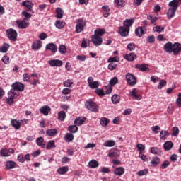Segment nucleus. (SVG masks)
I'll return each mask as SVG.
<instances>
[{"label":"nucleus","mask_w":181,"mask_h":181,"mask_svg":"<svg viewBox=\"0 0 181 181\" xmlns=\"http://www.w3.org/2000/svg\"><path fill=\"white\" fill-rule=\"evenodd\" d=\"M127 50H129V52H132V50H135V44L134 42L128 44Z\"/></svg>","instance_id":"nucleus-59"},{"label":"nucleus","mask_w":181,"mask_h":181,"mask_svg":"<svg viewBox=\"0 0 181 181\" xmlns=\"http://www.w3.org/2000/svg\"><path fill=\"white\" fill-rule=\"evenodd\" d=\"M53 148H56V144L54 141H50L47 144V149H53Z\"/></svg>","instance_id":"nucleus-53"},{"label":"nucleus","mask_w":181,"mask_h":181,"mask_svg":"<svg viewBox=\"0 0 181 181\" xmlns=\"http://www.w3.org/2000/svg\"><path fill=\"white\" fill-rule=\"evenodd\" d=\"M136 69H138L141 71H149V66L146 64H136Z\"/></svg>","instance_id":"nucleus-17"},{"label":"nucleus","mask_w":181,"mask_h":181,"mask_svg":"<svg viewBox=\"0 0 181 181\" xmlns=\"http://www.w3.org/2000/svg\"><path fill=\"white\" fill-rule=\"evenodd\" d=\"M151 153H153V155H160L161 151L159 148L151 147Z\"/></svg>","instance_id":"nucleus-43"},{"label":"nucleus","mask_w":181,"mask_h":181,"mask_svg":"<svg viewBox=\"0 0 181 181\" xmlns=\"http://www.w3.org/2000/svg\"><path fill=\"white\" fill-rule=\"evenodd\" d=\"M64 25L65 23L63 21H60V20H57L55 21V26L57 29H63Z\"/></svg>","instance_id":"nucleus-41"},{"label":"nucleus","mask_w":181,"mask_h":181,"mask_svg":"<svg viewBox=\"0 0 181 181\" xmlns=\"http://www.w3.org/2000/svg\"><path fill=\"white\" fill-rule=\"evenodd\" d=\"M107 156L109 158H118L119 156V151L118 149H112L109 151Z\"/></svg>","instance_id":"nucleus-18"},{"label":"nucleus","mask_w":181,"mask_h":181,"mask_svg":"<svg viewBox=\"0 0 181 181\" xmlns=\"http://www.w3.org/2000/svg\"><path fill=\"white\" fill-rule=\"evenodd\" d=\"M154 30L158 33H160V32H163V30H165V27H162L160 25H157L154 28Z\"/></svg>","instance_id":"nucleus-58"},{"label":"nucleus","mask_w":181,"mask_h":181,"mask_svg":"<svg viewBox=\"0 0 181 181\" xmlns=\"http://www.w3.org/2000/svg\"><path fill=\"white\" fill-rule=\"evenodd\" d=\"M8 49H9V44H4V45L0 47V52L6 53Z\"/></svg>","instance_id":"nucleus-47"},{"label":"nucleus","mask_w":181,"mask_h":181,"mask_svg":"<svg viewBox=\"0 0 181 181\" xmlns=\"http://www.w3.org/2000/svg\"><path fill=\"white\" fill-rule=\"evenodd\" d=\"M87 26V21L83 18L76 20V33H81L84 30V28Z\"/></svg>","instance_id":"nucleus-3"},{"label":"nucleus","mask_w":181,"mask_h":181,"mask_svg":"<svg viewBox=\"0 0 181 181\" xmlns=\"http://www.w3.org/2000/svg\"><path fill=\"white\" fill-rule=\"evenodd\" d=\"M134 22H135V18L126 19L124 21L123 25H124V28H128V29H129V28H131V26H132V25H134Z\"/></svg>","instance_id":"nucleus-20"},{"label":"nucleus","mask_w":181,"mask_h":181,"mask_svg":"<svg viewBox=\"0 0 181 181\" xmlns=\"http://www.w3.org/2000/svg\"><path fill=\"white\" fill-rule=\"evenodd\" d=\"M43 142H45V139H43V137L40 136L37 138L36 144L38 146H42L43 145Z\"/></svg>","instance_id":"nucleus-54"},{"label":"nucleus","mask_w":181,"mask_h":181,"mask_svg":"<svg viewBox=\"0 0 181 181\" xmlns=\"http://www.w3.org/2000/svg\"><path fill=\"white\" fill-rule=\"evenodd\" d=\"M164 51L165 53H173V43L168 42L164 45Z\"/></svg>","instance_id":"nucleus-13"},{"label":"nucleus","mask_w":181,"mask_h":181,"mask_svg":"<svg viewBox=\"0 0 181 181\" xmlns=\"http://www.w3.org/2000/svg\"><path fill=\"white\" fill-rule=\"evenodd\" d=\"M85 121L86 117H79L74 120V124H76V125H83Z\"/></svg>","instance_id":"nucleus-42"},{"label":"nucleus","mask_w":181,"mask_h":181,"mask_svg":"<svg viewBox=\"0 0 181 181\" xmlns=\"http://www.w3.org/2000/svg\"><path fill=\"white\" fill-rule=\"evenodd\" d=\"M22 15H23V16L25 17V18H23V19H25V21H28V19H30L32 18V14H30L26 11H23Z\"/></svg>","instance_id":"nucleus-57"},{"label":"nucleus","mask_w":181,"mask_h":181,"mask_svg":"<svg viewBox=\"0 0 181 181\" xmlns=\"http://www.w3.org/2000/svg\"><path fill=\"white\" fill-rule=\"evenodd\" d=\"M46 50H50L52 53L57 52V45L54 43H49L45 47Z\"/></svg>","instance_id":"nucleus-14"},{"label":"nucleus","mask_w":181,"mask_h":181,"mask_svg":"<svg viewBox=\"0 0 181 181\" xmlns=\"http://www.w3.org/2000/svg\"><path fill=\"white\" fill-rule=\"evenodd\" d=\"M57 172L59 175H66L69 172V167H61L57 170Z\"/></svg>","instance_id":"nucleus-30"},{"label":"nucleus","mask_w":181,"mask_h":181,"mask_svg":"<svg viewBox=\"0 0 181 181\" xmlns=\"http://www.w3.org/2000/svg\"><path fill=\"white\" fill-rule=\"evenodd\" d=\"M115 4L117 8H124L125 6V1L124 0H115Z\"/></svg>","instance_id":"nucleus-33"},{"label":"nucleus","mask_w":181,"mask_h":181,"mask_svg":"<svg viewBox=\"0 0 181 181\" xmlns=\"http://www.w3.org/2000/svg\"><path fill=\"white\" fill-rule=\"evenodd\" d=\"M86 107L87 110L91 111L92 112H98V105L95 102L93 101V100L89 99L86 101Z\"/></svg>","instance_id":"nucleus-4"},{"label":"nucleus","mask_w":181,"mask_h":181,"mask_svg":"<svg viewBox=\"0 0 181 181\" xmlns=\"http://www.w3.org/2000/svg\"><path fill=\"white\" fill-rule=\"evenodd\" d=\"M149 173V170L148 169H144L141 170H139V172L136 173V175L138 176H145V175H148Z\"/></svg>","instance_id":"nucleus-51"},{"label":"nucleus","mask_w":181,"mask_h":181,"mask_svg":"<svg viewBox=\"0 0 181 181\" xmlns=\"http://www.w3.org/2000/svg\"><path fill=\"white\" fill-rule=\"evenodd\" d=\"M169 165H170V163L168 160H165L160 165L161 169H166V168H168V166H169Z\"/></svg>","instance_id":"nucleus-60"},{"label":"nucleus","mask_w":181,"mask_h":181,"mask_svg":"<svg viewBox=\"0 0 181 181\" xmlns=\"http://www.w3.org/2000/svg\"><path fill=\"white\" fill-rule=\"evenodd\" d=\"M51 110L52 109H50V107L45 105L40 109V112L44 115H49V112H50Z\"/></svg>","instance_id":"nucleus-22"},{"label":"nucleus","mask_w":181,"mask_h":181,"mask_svg":"<svg viewBox=\"0 0 181 181\" xmlns=\"http://www.w3.org/2000/svg\"><path fill=\"white\" fill-rule=\"evenodd\" d=\"M125 173V168L123 167H117L114 170V174L116 176H122Z\"/></svg>","instance_id":"nucleus-16"},{"label":"nucleus","mask_w":181,"mask_h":181,"mask_svg":"<svg viewBox=\"0 0 181 181\" xmlns=\"http://www.w3.org/2000/svg\"><path fill=\"white\" fill-rule=\"evenodd\" d=\"M8 98L6 99V103L7 104H8L9 105H12V104H13V100H15V96L16 95L11 93V92H8Z\"/></svg>","instance_id":"nucleus-25"},{"label":"nucleus","mask_w":181,"mask_h":181,"mask_svg":"<svg viewBox=\"0 0 181 181\" xmlns=\"http://www.w3.org/2000/svg\"><path fill=\"white\" fill-rule=\"evenodd\" d=\"M12 88L10 90V94L19 95V91L22 92L25 90V85L21 82H16L11 85Z\"/></svg>","instance_id":"nucleus-2"},{"label":"nucleus","mask_w":181,"mask_h":181,"mask_svg":"<svg viewBox=\"0 0 181 181\" xmlns=\"http://www.w3.org/2000/svg\"><path fill=\"white\" fill-rule=\"evenodd\" d=\"M95 93L99 95V97H103L105 95V93H104V90L103 89L97 88L95 90Z\"/></svg>","instance_id":"nucleus-55"},{"label":"nucleus","mask_w":181,"mask_h":181,"mask_svg":"<svg viewBox=\"0 0 181 181\" xmlns=\"http://www.w3.org/2000/svg\"><path fill=\"white\" fill-rule=\"evenodd\" d=\"M137 93H138V89L134 88L131 93L132 97H134V98H135V100H142V96L141 95H138Z\"/></svg>","instance_id":"nucleus-24"},{"label":"nucleus","mask_w":181,"mask_h":181,"mask_svg":"<svg viewBox=\"0 0 181 181\" xmlns=\"http://www.w3.org/2000/svg\"><path fill=\"white\" fill-rule=\"evenodd\" d=\"M166 84H167V82H166L165 80H163V79L160 80V83H159V84L158 86V90H161V88L163 87H165V86H166Z\"/></svg>","instance_id":"nucleus-56"},{"label":"nucleus","mask_w":181,"mask_h":181,"mask_svg":"<svg viewBox=\"0 0 181 181\" xmlns=\"http://www.w3.org/2000/svg\"><path fill=\"white\" fill-rule=\"evenodd\" d=\"M58 119H59V121H64V119H66L65 111L62 110L58 112Z\"/></svg>","instance_id":"nucleus-38"},{"label":"nucleus","mask_w":181,"mask_h":181,"mask_svg":"<svg viewBox=\"0 0 181 181\" xmlns=\"http://www.w3.org/2000/svg\"><path fill=\"white\" fill-rule=\"evenodd\" d=\"M16 23L19 29H26L29 26V23L26 22V20L23 19L22 21L17 20Z\"/></svg>","instance_id":"nucleus-12"},{"label":"nucleus","mask_w":181,"mask_h":181,"mask_svg":"<svg viewBox=\"0 0 181 181\" xmlns=\"http://www.w3.org/2000/svg\"><path fill=\"white\" fill-rule=\"evenodd\" d=\"M147 19L148 21H151V25H155L156 21H158V17L150 15L147 16Z\"/></svg>","instance_id":"nucleus-48"},{"label":"nucleus","mask_w":181,"mask_h":181,"mask_svg":"<svg viewBox=\"0 0 181 181\" xmlns=\"http://www.w3.org/2000/svg\"><path fill=\"white\" fill-rule=\"evenodd\" d=\"M6 35L10 40H13L14 42L16 40V37H18V33L13 28L8 29L6 31Z\"/></svg>","instance_id":"nucleus-6"},{"label":"nucleus","mask_w":181,"mask_h":181,"mask_svg":"<svg viewBox=\"0 0 181 181\" xmlns=\"http://www.w3.org/2000/svg\"><path fill=\"white\" fill-rule=\"evenodd\" d=\"M68 131L71 132V134H76L78 131V127L76 125L69 126L68 127Z\"/></svg>","instance_id":"nucleus-46"},{"label":"nucleus","mask_w":181,"mask_h":181,"mask_svg":"<svg viewBox=\"0 0 181 181\" xmlns=\"http://www.w3.org/2000/svg\"><path fill=\"white\" fill-rule=\"evenodd\" d=\"M111 100L112 104H119L121 98L119 97V95L115 94L112 96Z\"/></svg>","instance_id":"nucleus-29"},{"label":"nucleus","mask_w":181,"mask_h":181,"mask_svg":"<svg viewBox=\"0 0 181 181\" xmlns=\"http://www.w3.org/2000/svg\"><path fill=\"white\" fill-rule=\"evenodd\" d=\"M144 27H138L135 30V35L138 37H142L143 35H145V31L144 30Z\"/></svg>","instance_id":"nucleus-21"},{"label":"nucleus","mask_w":181,"mask_h":181,"mask_svg":"<svg viewBox=\"0 0 181 181\" xmlns=\"http://www.w3.org/2000/svg\"><path fill=\"white\" fill-rule=\"evenodd\" d=\"M125 79L128 85L130 86V87H134L137 83L136 77L134 76V74L131 73H127L125 76Z\"/></svg>","instance_id":"nucleus-5"},{"label":"nucleus","mask_w":181,"mask_h":181,"mask_svg":"<svg viewBox=\"0 0 181 181\" xmlns=\"http://www.w3.org/2000/svg\"><path fill=\"white\" fill-rule=\"evenodd\" d=\"M151 165H152V166H153L154 168L158 166V165H159V163H160V159L159 158V157L156 156L153 157L151 160V161L150 162Z\"/></svg>","instance_id":"nucleus-27"},{"label":"nucleus","mask_w":181,"mask_h":181,"mask_svg":"<svg viewBox=\"0 0 181 181\" xmlns=\"http://www.w3.org/2000/svg\"><path fill=\"white\" fill-rule=\"evenodd\" d=\"M92 42L95 46H100V45H103V38L98 35H93Z\"/></svg>","instance_id":"nucleus-11"},{"label":"nucleus","mask_w":181,"mask_h":181,"mask_svg":"<svg viewBox=\"0 0 181 181\" xmlns=\"http://www.w3.org/2000/svg\"><path fill=\"white\" fill-rule=\"evenodd\" d=\"M181 52V44L179 42H175L173 45V53L174 56H178Z\"/></svg>","instance_id":"nucleus-9"},{"label":"nucleus","mask_w":181,"mask_h":181,"mask_svg":"<svg viewBox=\"0 0 181 181\" xmlns=\"http://www.w3.org/2000/svg\"><path fill=\"white\" fill-rule=\"evenodd\" d=\"M105 33V30L104 29H96L95 30V36H99L100 37H101V36H103V35H104Z\"/></svg>","instance_id":"nucleus-40"},{"label":"nucleus","mask_w":181,"mask_h":181,"mask_svg":"<svg viewBox=\"0 0 181 181\" xmlns=\"http://www.w3.org/2000/svg\"><path fill=\"white\" fill-rule=\"evenodd\" d=\"M88 83L90 88H98L100 86L98 81H94V78H93V76L88 78Z\"/></svg>","instance_id":"nucleus-8"},{"label":"nucleus","mask_w":181,"mask_h":181,"mask_svg":"<svg viewBox=\"0 0 181 181\" xmlns=\"http://www.w3.org/2000/svg\"><path fill=\"white\" fill-rule=\"evenodd\" d=\"M169 135V132L165 130H162L160 133V139H162L163 141H165L166 139V136H168Z\"/></svg>","instance_id":"nucleus-44"},{"label":"nucleus","mask_w":181,"mask_h":181,"mask_svg":"<svg viewBox=\"0 0 181 181\" xmlns=\"http://www.w3.org/2000/svg\"><path fill=\"white\" fill-rule=\"evenodd\" d=\"M48 64H49L51 67H62V66H63V61L59 59H51L48 61Z\"/></svg>","instance_id":"nucleus-7"},{"label":"nucleus","mask_w":181,"mask_h":181,"mask_svg":"<svg viewBox=\"0 0 181 181\" xmlns=\"http://www.w3.org/2000/svg\"><path fill=\"white\" fill-rule=\"evenodd\" d=\"M146 42L147 43H153V42H155V36L153 35L148 36L146 39Z\"/></svg>","instance_id":"nucleus-63"},{"label":"nucleus","mask_w":181,"mask_h":181,"mask_svg":"<svg viewBox=\"0 0 181 181\" xmlns=\"http://www.w3.org/2000/svg\"><path fill=\"white\" fill-rule=\"evenodd\" d=\"M103 146H106L107 148L115 146V141L114 140H107L105 141Z\"/></svg>","instance_id":"nucleus-31"},{"label":"nucleus","mask_w":181,"mask_h":181,"mask_svg":"<svg viewBox=\"0 0 181 181\" xmlns=\"http://www.w3.org/2000/svg\"><path fill=\"white\" fill-rule=\"evenodd\" d=\"M115 69H117V64L112 62H110L108 65V69L112 71V70H115Z\"/></svg>","instance_id":"nucleus-62"},{"label":"nucleus","mask_w":181,"mask_h":181,"mask_svg":"<svg viewBox=\"0 0 181 181\" xmlns=\"http://www.w3.org/2000/svg\"><path fill=\"white\" fill-rule=\"evenodd\" d=\"M136 55L134 52H131L129 54H127L124 55V59L128 62H134V60L136 59Z\"/></svg>","instance_id":"nucleus-19"},{"label":"nucleus","mask_w":181,"mask_h":181,"mask_svg":"<svg viewBox=\"0 0 181 181\" xmlns=\"http://www.w3.org/2000/svg\"><path fill=\"white\" fill-rule=\"evenodd\" d=\"M5 166L6 169H14L15 166H16V163L14 161H7Z\"/></svg>","instance_id":"nucleus-32"},{"label":"nucleus","mask_w":181,"mask_h":181,"mask_svg":"<svg viewBox=\"0 0 181 181\" xmlns=\"http://www.w3.org/2000/svg\"><path fill=\"white\" fill-rule=\"evenodd\" d=\"M46 134L48 136H54L57 135V129H47Z\"/></svg>","instance_id":"nucleus-28"},{"label":"nucleus","mask_w":181,"mask_h":181,"mask_svg":"<svg viewBox=\"0 0 181 181\" xmlns=\"http://www.w3.org/2000/svg\"><path fill=\"white\" fill-rule=\"evenodd\" d=\"M181 5V0H173L168 3L169 8L167 11V18L172 19L176 15V11Z\"/></svg>","instance_id":"nucleus-1"},{"label":"nucleus","mask_w":181,"mask_h":181,"mask_svg":"<svg viewBox=\"0 0 181 181\" xmlns=\"http://www.w3.org/2000/svg\"><path fill=\"white\" fill-rule=\"evenodd\" d=\"M177 105L181 107V93L178 94V98L176 100Z\"/></svg>","instance_id":"nucleus-64"},{"label":"nucleus","mask_w":181,"mask_h":181,"mask_svg":"<svg viewBox=\"0 0 181 181\" xmlns=\"http://www.w3.org/2000/svg\"><path fill=\"white\" fill-rule=\"evenodd\" d=\"M119 33L120 36H122L123 37H127V36L129 35V28L124 26H120L119 27Z\"/></svg>","instance_id":"nucleus-10"},{"label":"nucleus","mask_w":181,"mask_h":181,"mask_svg":"<svg viewBox=\"0 0 181 181\" xmlns=\"http://www.w3.org/2000/svg\"><path fill=\"white\" fill-rule=\"evenodd\" d=\"M0 155H1V156H2L3 158H6V157L9 156V153H8V149H6V148H2V149L0 151Z\"/></svg>","instance_id":"nucleus-49"},{"label":"nucleus","mask_w":181,"mask_h":181,"mask_svg":"<svg viewBox=\"0 0 181 181\" xmlns=\"http://www.w3.org/2000/svg\"><path fill=\"white\" fill-rule=\"evenodd\" d=\"M56 13L57 19H62V18H63V14L64 13V11H63V10L60 8H57Z\"/></svg>","instance_id":"nucleus-37"},{"label":"nucleus","mask_w":181,"mask_h":181,"mask_svg":"<svg viewBox=\"0 0 181 181\" xmlns=\"http://www.w3.org/2000/svg\"><path fill=\"white\" fill-rule=\"evenodd\" d=\"M108 63H117L118 62H119V57L118 56H115L113 57H110L107 59Z\"/></svg>","instance_id":"nucleus-50"},{"label":"nucleus","mask_w":181,"mask_h":181,"mask_svg":"<svg viewBox=\"0 0 181 181\" xmlns=\"http://www.w3.org/2000/svg\"><path fill=\"white\" fill-rule=\"evenodd\" d=\"M21 5L27 8V11H31L32 7L33 6V4H32V1H25L21 3Z\"/></svg>","instance_id":"nucleus-23"},{"label":"nucleus","mask_w":181,"mask_h":181,"mask_svg":"<svg viewBox=\"0 0 181 181\" xmlns=\"http://www.w3.org/2000/svg\"><path fill=\"white\" fill-rule=\"evenodd\" d=\"M110 85L112 87H114L116 84H118V78L117 76L113 77L110 81H109Z\"/></svg>","instance_id":"nucleus-52"},{"label":"nucleus","mask_w":181,"mask_h":181,"mask_svg":"<svg viewBox=\"0 0 181 181\" xmlns=\"http://www.w3.org/2000/svg\"><path fill=\"white\" fill-rule=\"evenodd\" d=\"M11 124L15 129H21V122L17 121L16 119H11Z\"/></svg>","instance_id":"nucleus-26"},{"label":"nucleus","mask_w":181,"mask_h":181,"mask_svg":"<svg viewBox=\"0 0 181 181\" xmlns=\"http://www.w3.org/2000/svg\"><path fill=\"white\" fill-rule=\"evenodd\" d=\"M173 148V143L172 141H166L164 144V149L165 151H170Z\"/></svg>","instance_id":"nucleus-34"},{"label":"nucleus","mask_w":181,"mask_h":181,"mask_svg":"<svg viewBox=\"0 0 181 181\" xmlns=\"http://www.w3.org/2000/svg\"><path fill=\"white\" fill-rule=\"evenodd\" d=\"M58 50L61 54H66L67 53V48L64 45H59Z\"/></svg>","instance_id":"nucleus-36"},{"label":"nucleus","mask_w":181,"mask_h":181,"mask_svg":"<svg viewBox=\"0 0 181 181\" xmlns=\"http://www.w3.org/2000/svg\"><path fill=\"white\" fill-rule=\"evenodd\" d=\"M64 139L66 141V142H71V141L74 139V135H73L71 133H66L65 134Z\"/></svg>","instance_id":"nucleus-35"},{"label":"nucleus","mask_w":181,"mask_h":181,"mask_svg":"<svg viewBox=\"0 0 181 181\" xmlns=\"http://www.w3.org/2000/svg\"><path fill=\"white\" fill-rule=\"evenodd\" d=\"M89 167L91 168H98L99 163L95 160H91L88 163Z\"/></svg>","instance_id":"nucleus-45"},{"label":"nucleus","mask_w":181,"mask_h":181,"mask_svg":"<svg viewBox=\"0 0 181 181\" xmlns=\"http://www.w3.org/2000/svg\"><path fill=\"white\" fill-rule=\"evenodd\" d=\"M71 84H73V81H71L70 79H68L64 82V87H71Z\"/></svg>","instance_id":"nucleus-61"},{"label":"nucleus","mask_w":181,"mask_h":181,"mask_svg":"<svg viewBox=\"0 0 181 181\" xmlns=\"http://www.w3.org/2000/svg\"><path fill=\"white\" fill-rule=\"evenodd\" d=\"M100 123L102 127H107V125L110 124V119H107L106 117H102L100 120Z\"/></svg>","instance_id":"nucleus-39"},{"label":"nucleus","mask_w":181,"mask_h":181,"mask_svg":"<svg viewBox=\"0 0 181 181\" xmlns=\"http://www.w3.org/2000/svg\"><path fill=\"white\" fill-rule=\"evenodd\" d=\"M31 47L33 50H39L42 48V41L35 40L33 42Z\"/></svg>","instance_id":"nucleus-15"}]
</instances>
